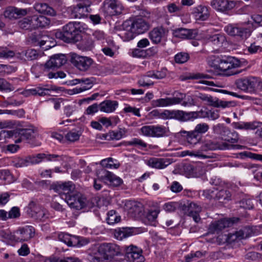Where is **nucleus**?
<instances>
[{
	"label": "nucleus",
	"mask_w": 262,
	"mask_h": 262,
	"mask_svg": "<svg viewBox=\"0 0 262 262\" xmlns=\"http://www.w3.org/2000/svg\"><path fill=\"white\" fill-rule=\"evenodd\" d=\"M240 207L245 209H250L254 207L253 200L251 199H243L239 202Z\"/></svg>",
	"instance_id": "nucleus-58"
},
{
	"label": "nucleus",
	"mask_w": 262,
	"mask_h": 262,
	"mask_svg": "<svg viewBox=\"0 0 262 262\" xmlns=\"http://www.w3.org/2000/svg\"><path fill=\"white\" fill-rule=\"evenodd\" d=\"M184 95L181 93H175L173 97H166L160 98L152 102V105L155 107H167L178 104H180L184 98Z\"/></svg>",
	"instance_id": "nucleus-13"
},
{
	"label": "nucleus",
	"mask_w": 262,
	"mask_h": 262,
	"mask_svg": "<svg viewBox=\"0 0 262 262\" xmlns=\"http://www.w3.org/2000/svg\"><path fill=\"white\" fill-rule=\"evenodd\" d=\"M183 94L184 95V98L180 103L182 106L190 107L195 105V102L191 96H186L184 94Z\"/></svg>",
	"instance_id": "nucleus-52"
},
{
	"label": "nucleus",
	"mask_w": 262,
	"mask_h": 262,
	"mask_svg": "<svg viewBox=\"0 0 262 262\" xmlns=\"http://www.w3.org/2000/svg\"><path fill=\"white\" fill-rule=\"evenodd\" d=\"M206 114V117L212 120H215L220 117L219 111L214 108L208 110Z\"/></svg>",
	"instance_id": "nucleus-62"
},
{
	"label": "nucleus",
	"mask_w": 262,
	"mask_h": 262,
	"mask_svg": "<svg viewBox=\"0 0 262 262\" xmlns=\"http://www.w3.org/2000/svg\"><path fill=\"white\" fill-rule=\"evenodd\" d=\"M33 21V28L38 27H46L48 26L50 23V20L44 16H32Z\"/></svg>",
	"instance_id": "nucleus-33"
},
{
	"label": "nucleus",
	"mask_w": 262,
	"mask_h": 262,
	"mask_svg": "<svg viewBox=\"0 0 262 262\" xmlns=\"http://www.w3.org/2000/svg\"><path fill=\"white\" fill-rule=\"evenodd\" d=\"M233 220L231 219L224 218L212 223L209 227L210 232H218L226 227H230L233 224Z\"/></svg>",
	"instance_id": "nucleus-23"
},
{
	"label": "nucleus",
	"mask_w": 262,
	"mask_h": 262,
	"mask_svg": "<svg viewBox=\"0 0 262 262\" xmlns=\"http://www.w3.org/2000/svg\"><path fill=\"white\" fill-rule=\"evenodd\" d=\"M126 132L125 129H121L118 131H113L110 133L112 139L119 140L124 137Z\"/></svg>",
	"instance_id": "nucleus-56"
},
{
	"label": "nucleus",
	"mask_w": 262,
	"mask_h": 262,
	"mask_svg": "<svg viewBox=\"0 0 262 262\" xmlns=\"http://www.w3.org/2000/svg\"><path fill=\"white\" fill-rule=\"evenodd\" d=\"M35 234L34 228L32 226H26L17 230L13 235L16 242L27 241L32 238Z\"/></svg>",
	"instance_id": "nucleus-18"
},
{
	"label": "nucleus",
	"mask_w": 262,
	"mask_h": 262,
	"mask_svg": "<svg viewBox=\"0 0 262 262\" xmlns=\"http://www.w3.org/2000/svg\"><path fill=\"white\" fill-rule=\"evenodd\" d=\"M216 200H220L221 201H229L231 198L230 192L226 190L221 189L219 190L216 188Z\"/></svg>",
	"instance_id": "nucleus-41"
},
{
	"label": "nucleus",
	"mask_w": 262,
	"mask_h": 262,
	"mask_svg": "<svg viewBox=\"0 0 262 262\" xmlns=\"http://www.w3.org/2000/svg\"><path fill=\"white\" fill-rule=\"evenodd\" d=\"M192 13L198 20H205L209 16L208 8L203 5H199L193 8Z\"/></svg>",
	"instance_id": "nucleus-24"
},
{
	"label": "nucleus",
	"mask_w": 262,
	"mask_h": 262,
	"mask_svg": "<svg viewBox=\"0 0 262 262\" xmlns=\"http://www.w3.org/2000/svg\"><path fill=\"white\" fill-rule=\"evenodd\" d=\"M208 41L217 48V49L223 47L226 44V39L224 35L216 34L210 36L208 38Z\"/></svg>",
	"instance_id": "nucleus-31"
},
{
	"label": "nucleus",
	"mask_w": 262,
	"mask_h": 262,
	"mask_svg": "<svg viewBox=\"0 0 262 262\" xmlns=\"http://www.w3.org/2000/svg\"><path fill=\"white\" fill-rule=\"evenodd\" d=\"M198 117L196 112H186L180 110H172V119H176L181 122L192 121Z\"/></svg>",
	"instance_id": "nucleus-22"
},
{
	"label": "nucleus",
	"mask_w": 262,
	"mask_h": 262,
	"mask_svg": "<svg viewBox=\"0 0 262 262\" xmlns=\"http://www.w3.org/2000/svg\"><path fill=\"white\" fill-rule=\"evenodd\" d=\"M209 128V125L206 123L198 124L193 130L186 131L181 130L179 134L184 137L186 143L192 147H194L201 140V137L200 134H204L208 132Z\"/></svg>",
	"instance_id": "nucleus-4"
},
{
	"label": "nucleus",
	"mask_w": 262,
	"mask_h": 262,
	"mask_svg": "<svg viewBox=\"0 0 262 262\" xmlns=\"http://www.w3.org/2000/svg\"><path fill=\"white\" fill-rule=\"evenodd\" d=\"M53 189L58 192L62 199L66 200L75 190V185L72 182H58L52 185Z\"/></svg>",
	"instance_id": "nucleus-11"
},
{
	"label": "nucleus",
	"mask_w": 262,
	"mask_h": 262,
	"mask_svg": "<svg viewBox=\"0 0 262 262\" xmlns=\"http://www.w3.org/2000/svg\"><path fill=\"white\" fill-rule=\"evenodd\" d=\"M165 30L163 28L154 29L149 34V37L154 43L157 44L161 42L164 37Z\"/></svg>",
	"instance_id": "nucleus-29"
},
{
	"label": "nucleus",
	"mask_w": 262,
	"mask_h": 262,
	"mask_svg": "<svg viewBox=\"0 0 262 262\" xmlns=\"http://www.w3.org/2000/svg\"><path fill=\"white\" fill-rule=\"evenodd\" d=\"M126 145L129 146H135L140 148L147 147V144L143 140L139 138H133L129 141L126 142Z\"/></svg>",
	"instance_id": "nucleus-40"
},
{
	"label": "nucleus",
	"mask_w": 262,
	"mask_h": 262,
	"mask_svg": "<svg viewBox=\"0 0 262 262\" xmlns=\"http://www.w3.org/2000/svg\"><path fill=\"white\" fill-rule=\"evenodd\" d=\"M38 54L36 50L28 49L26 51L14 52V57L16 59L25 60H32L36 59Z\"/></svg>",
	"instance_id": "nucleus-26"
},
{
	"label": "nucleus",
	"mask_w": 262,
	"mask_h": 262,
	"mask_svg": "<svg viewBox=\"0 0 262 262\" xmlns=\"http://www.w3.org/2000/svg\"><path fill=\"white\" fill-rule=\"evenodd\" d=\"M36 129L33 127L27 128L16 129L13 130H2L0 131L1 138H14L19 136L18 139L15 140V143H19L23 139H29L34 137Z\"/></svg>",
	"instance_id": "nucleus-6"
},
{
	"label": "nucleus",
	"mask_w": 262,
	"mask_h": 262,
	"mask_svg": "<svg viewBox=\"0 0 262 262\" xmlns=\"http://www.w3.org/2000/svg\"><path fill=\"white\" fill-rule=\"evenodd\" d=\"M224 140L232 143H235L238 142V135L237 133L233 132L229 133L224 137Z\"/></svg>",
	"instance_id": "nucleus-61"
},
{
	"label": "nucleus",
	"mask_w": 262,
	"mask_h": 262,
	"mask_svg": "<svg viewBox=\"0 0 262 262\" xmlns=\"http://www.w3.org/2000/svg\"><path fill=\"white\" fill-rule=\"evenodd\" d=\"M91 5L89 0H83L76 6L69 8L71 16L74 18H81L86 16L89 13L88 8Z\"/></svg>",
	"instance_id": "nucleus-12"
},
{
	"label": "nucleus",
	"mask_w": 262,
	"mask_h": 262,
	"mask_svg": "<svg viewBox=\"0 0 262 262\" xmlns=\"http://www.w3.org/2000/svg\"><path fill=\"white\" fill-rule=\"evenodd\" d=\"M150 76H148V72L143 76L138 81V84L141 86H147L153 84V82L149 79Z\"/></svg>",
	"instance_id": "nucleus-63"
},
{
	"label": "nucleus",
	"mask_w": 262,
	"mask_h": 262,
	"mask_svg": "<svg viewBox=\"0 0 262 262\" xmlns=\"http://www.w3.org/2000/svg\"><path fill=\"white\" fill-rule=\"evenodd\" d=\"M95 82L94 78L93 77L88 78H82L81 83L83 84L81 85V88L83 91H85L90 89L93 84Z\"/></svg>",
	"instance_id": "nucleus-47"
},
{
	"label": "nucleus",
	"mask_w": 262,
	"mask_h": 262,
	"mask_svg": "<svg viewBox=\"0 0 262 262\" xmlns=\"http://www.w3.org/2000/svg\"><path fill=\"white\" fill-rule=\"evenodd\" d=\"M81 135L80 132L76 129H72L69 131L65 135V141H67L70 142H74L79 139Z\"/></svg>",
	"instance_id": "nucleus-37"
},
{
	"label": "nucleus",
	"mask_w": 262,
	"mask_h": 262,
	"mask_svg": "<svg viewBox=\"0 0 262 262\" xmlns=\"http://www.w3.org/2000/svg\"><path fill=\"white\" fill-rule=\"evenodd\" d=\"M14 57V51L9 50L6 47H0V58H10Z\"/></svg>",
	"instance_id": "nucleus-49"
},
{
	"label": "nucleus",
	"mask_w": 262,
	"mask_h": 262,
	"mask_svg": "<svg viewBox=\"0 0 262 262\" xmlns=\"http://www.w3.org/2000/svg\"><path fill=\"white\" fill-rule=\"evenodd\" d=\"M201 211V206L195 203H191L188 206V214L196 223H198L201 220L199 213Z\"/></svg>",
	"instance_id": "nucleus-28"
},
{
	"label": "nucleus",
	"mask_w": 262,
	"mask_h": 262,
	"mask_svg": "<svg viewBox=\"0 0 262 262\" xmlns=\"http://www.w3.org/2000/svg\"><path fill=\"white\" fill-rule=\"evenodd\" d=\"M15 71V68L11 66L0 64V74L2 75L9 74Z\"/></svg>",
	"instance_id": "nucleus-59"
},
{
	"label": "nucleus",
	"mask_w": 262,
	"mask_h": 262,
	"mask_svg": "<svg viewBox=\"0 0 262 262\" xmlns=\"http://www.w3.org/2000/svg\"><path fill=\"white\" fill-rule=\"evenodd\" d=\"M98 178L104 184L111 187H118L123 183V180L120 177L104 169L99 171Z\"/></svg>",
	"instance_id": "nucleus-10"
},
{
	"label": "nucleus",
	"mask_w": 262,
	"mask_h": 262,
	"mask_svg": "<svg viewBox=\"0 0 262 262\" xmlns=\"http://www.w3.org/2000/svg\"><path fill=\"white\" fill-rule=\"evenodd\" d=\"M251 19L253 21V23L252 24V27H249L248 28H250L252 32L257 26H262V15L253 14L251 16Z\"/></svg>",
	"instance_id": "nucleus-50"
},
{
	"label": "nucleus",
	"mask_w": 262,
	"mask_h": 262,
	"mask_svg": "<svg viewBox=\"0 0 262 262\" xmlns=\"http://www.w3.org/2000/svg\"><path fill=\"white\" fill-rule=\"evenodd\" d=\"M140 131L144 136L154 138L167 137L170 134L169 127L162 125L144 126L141 128Z\"/></svg>",
	"instance_id": "nucleus-7"
},
{
	"label": "nucleus",
	"mask_w": 262,
	"mask_h": 262,
	"mask_svg": "<svg viewBox=\"0 0 262 262\" xmlns=\"http://www.w3.org/2000/svg\"><path fill=\"white\" fill-rule=\"evenodd\" d=\"M100 164L102 167L108 169H116L119 166L118 164L114 163V159L112 158L103 159L101 161Z\"/></svg>",
	"instance_id": "nucleus-42"
},
{
	"label": "nucleus",
	"mask_w": 262,
	"mask_h": 262,
	"mask_svg": "<svg viewBox=\"0 0 262 262\" xmlns=\"http://www.w3.org/2000/svg\"><path fill=\"white\" fill-rule=\"evenodd\" d=\"M123 255L120 247L113 243L94 245L88 250L87 259L91 262H112L116 256Z\"/></svg>",
	"instance_id": "nucleus-1"
},
{
	"label": "nucleus",
	"mask_w": 262,
	"mask_h": 262,
	"mask_svg": "<svg viewBox=\"0 0 262 262\" xmlns=\"http://www.w3.org/2000/svg\"><path fill=\"white\" fill-rule=\"evenodd\" d=\"M123 26L125 32L122 35L125 41L134 39L136 35L144 33L149 28V25L146 21L139 17L126 20Z\"/></svg>",
	"instance_id": "nucleus-3"
},
{
	"label": "nucleus",
	"mask_w": 262,
	"mask_h": 262,
	"mask_svg": "<svg viewBox=\"0 0 262 262\" xmlns=\"http://www.w3.org/2000/svg\"><path fill=\"white\" fill-rule=\"evenodd\" d=\"M217 194L216 192V188H213L211 189H206L204 190L202 193V195L207 199L211 200L214 199L216 200V195Z\"/></svg>",
	"instance_id": "nucleus-53"
},
{
	"label": "nucleus",
	"mask_w": 262,
	"mask_h": 262,
	"mask_svg": "<svg viewBox=\"0 0 262 262\" xmlns=\"http://www.w3.org/2000/svg\"><path fill=\"white\" fill-rule=\"evenodd\" d=\"M217 148V147L212 142L209 141L204 143L199 150L202 153L203 151L215 150Z\"/></svg>",
	"instance_id": "nucleus-54"
},
{
	"label": "nucleus",
	"mask_w": 262,
	"mask_h": 262,
	"mask_svg": "<svg viewBox=\"0 0 262 262\" xmlns=\"http://www.w3.org/2000/svg\"><path fill=\"white\" fill-rule=\"evenodd\" d=\"M59 158L57 155H46L44 154H39L35 157L36 159L33 162L35 163H38L41 162L42 159H47L48 160L53 161L56 160V158Z\"/></svg>",
	"instance_id": "nucleus-46"
},
{
	"label": "nucleus",
	"mask_w": 262,
	"mask_h": 262,
	"mask_svg": "<svg viewBox=\"0 0 262 262\" xmlns=\"http://www.w3.org/2000/svg\"><path fill=\"white\" fill-rule=\"evenodd\" d=\"M208 65L221 74L230 76L238 73L236 69L241 67L240 61L233 57H220L211 55L208 57Z\"/></svg>",
	"instance_id": "nucleus-2"
},
{
	"label": "nucleus",
	"mask_w": 262,
	"mask_h": 262,
	"mask_svg": "<svg viewBox=\"0 0 262 262\" xmlns=\"http://www.w3.org/2000/svg\"><path fill=\"white\" fill-rule=\"evenodd\" d=\"M236 87L244 92L255 93L262 88V82L260 78L248 76L237 79L235 82Z\"/></svg>",
	"instance_id": "nucleus-5"
},
{
	"label": "nucleus",
	"mask_w": 262,
	"mask_h": 262,
	"mask_svg": "<svg viewBox=\"0 0 262 262\" xmlns=\"http://www.w3.org/2000/svg\"><path fill=\"white\" fill-rule=\"evenodd\" d=\"M77 32L75 21L70 22L63 27L62 31L56 32L55 36L66 42H69L73 38Z\"/></svg>",
	"instance_id": "nucleus-14"
},
{
	"label": "nucleus",
	"mask_w": 262,
	"mask_h": 262,
	"mask_svg": "<svg viewBox=\"0 0 262 262\" xmlns=\"http://www.w3.org/2000/svg\"><path fill=\"white\" fill-rule=\"evenodd\" d=\"M224 31L229 36L246 39L250 36L251 30L241 26L240 24H229L224 28Z\"/></svg>",
	"instance_id": "nucleus-8"
},
{
	"label": "nucleus",
	"mask_w": 262,
	"mask_h": 262,
	"mask_svg": "<svg viewBox=\"0 0 262 262\" xmlns=\"http://www.w3.org/2000/svg\"><path fill=\"white\" fill-rule=\"evenodd\" d=\"M94 38L98 41H103L106 38V35L103 31L96 30L93 33Z\"/></svg>",
	"instance_id": "nucleus-64"
},
{
	"label": "nucleus",
	"mask_w": 262,
	"mask_h": 262,
	"mask_svg": "<svg viewBox=\"0 0 262 262\" xmlns=\"http://www.w3.org/2000/svg\"><path fill=\"white\" fill-rule=\"evenodd\" d=\"M198 97L202 101H204L207 105L213 106H214L216 98L202 93H200Z\"/></svg>",
	"instance_id": "nucleus-45"
},
{
	"label": "nucleus",
	"mask_w": 262,
	"mask_h": 262,
	"mask_svg": "<svg viewBox=\"0 0 262 262\" xmlns=\"http://www.w3.org/2000/svg\"><path fill=\"white\" fill-rule=\"evenodd\" d=\"M180 156L181 157H185L187 156H189L190 157H198L201 159H206L209 158L208 156L204 155L203 153H201L199 150L195 151H190V150H184L181 152Z\"/></svg>",
	"instance_id": "nucleus-39"
},
{
	"label": "nucleus",
	"mask_w": 262,
	"mask_h": 262,
	"mask_svg": "<svg viewBox=\"0 0 262 262\" xmlns=\"http://www.w3.org/2000/svg\"><path fill=\"white\" fill-rule=\"evenodd\" d=\"M206 77V76L203 74H197L194 75L192 77V78L195 79H200L198 81V82L200 83L208 85L209 86H214L215 85V84L213 81H208V80H206L205 79H202V78H205Z\"/></svg>",
	"instance_id": "nucleus-55"
},
{
	"label": "nucleus",
	"mask_w": 262,
	"mask_h": 262,
	"mask_svg": "<svg viewBox=\"0 0 262 262\" xmlns=\"http://www.w3.org/2000/svg\"><path fill=\"white\" fill-rule=\"evenodd\" d=\"M237 4V1L232 0H212L211 6L219 12H226L233 9Z\"/></svg>",
	"instance_id": "nucleus-19"
},
{
	"label": "nucleus",
	"mask_w": 262,
	"mask_h": 262,
	"mask_svg": "<svg viewBox=\"0 0 262 262\" xmlns=\"http://www.w3.org/2000/svg\"><path fill=\"white\" fill-rule=\"evenodd\" d=\"M125 256L129 262H144V257L142 251L137 246L130 245L125 247Z\"/></svg>",
	"instance_id": "nucleus-15"
},
{
	"label": "nucleus",
	"mask_w": 262,
	"mask_h": 262,
	"mask_svg": "<svg viewBox=\"0 0 262 262\" xmlns=\"http://www.w3.org/2000/svg\"><path fill=\"white\" fill-rule=\"evenodd\" d=\"M67 62L66 56L62 54H55L51 57L46 63L45 68L47 70L59 68Z\"/></svg>",
	"instance_id": "nucleus-21"
},
{
	"label": "nucleus",
	"mask_w": 262,
	"mask_h": 262,
	"mask_svg": "<svg viewBox=\"0 0 262 262\" xmlns=\"http://www.w3.org/2000/svg\"><path fill=\"white\" fill-rule=\"evenodd\" d=\"M71 63L80 71H86L93 63L92 58L87 56H80L76 53H71Z\"/></svg>",
	"instance_id": "nucleus-9"
},
{
	"label": "nucleus",
	"mask_w": 262,
	"mask_h": 262,
	"mask_svg": "<svg viewBox=\"0 0 262 262\" xmlns=\"http://www.w3.org/2000/svg\"><path fill=\"white\" fill-rule=\"evenodd\" d=\"M251 229L245 228L235 232L233 236H235V239H241L247 238L251 235Z\"/></svg>",
	"instance_id": "nucleus-44"
},
{
	"label": "nucleus",
	"mask_w": 262,
	"mask_h": 262,
	"mask_svg": "<svg viewBox=\"0 0 262 262\" xmlns=\"http://www.w3.org/2000/svg\"><path fill=\"white\" fill-rule=\"evenodd\" d=\"M27 14L25 9H18L15 7L7 8L4 13V15L6 18L10 19H16L20 16L25 15Z\"/></svg>",
	"instance_id": "nucleus-27"
},
{
	"label": "nucleus",
	"mask_w": 262,
	"mask_h": 262,
	"mask_svg": "<svg viewBox=\"0 0 262 262\" xmlns=\"http://www.w3.org/2000/svg\"><path fill=\"white\" fill-rule=\"evenodd\" d=\"M160 212V209L157 210L149 209L146 214V222L147 224L151 226H156L157 223L158 215Z\"/></svg>",
	"instance_id": "nucleus-34"
},
{
	"label": "nucleus",
	"mask_w": 262,
	"mask_h": 262,
	"mask_svg": "<svg viewBox=\"0 0 262 262\" xmlns=\"http://www.w3.org/2000/svg\"><path fill=\"white\" fill-rule=\"evenodd\" d=\"M123 112L126 114L131 113L136 116L141 117L139 108L132 106L127 104H124Z\"/></svg>",
	"instance_id": "nucleus-48"
},
{
	"label": "nucleus",
	"mask_w": 262,
	"mask_h": 262,
	"mask_svg": "<svg viewBox=\"0 0 262 262\" xmlns=\"http://www.w3.org/2000/svg\"><path fill=\"white\" fill-rule=\"evenodd\" d=\"M122 5L116 0H105L102 10L108 15H115L121 13Z\"/></svg>",
	"instance_id": "nucleus-16"
},
{
	"label": "nucleus",
	"mask_w": 262,
	"mask_h": 262,
	"mask_svg": "<svg viewBox=\"0 0 262 262\" xmlns=\"http://www.w3.org/2000/svg\"><path fill=\"white\" fill-rule=\"evenodd\" d=\"M145 163L152 168L164 169L173 162L171 158L151 157L144 161Z\"/></svg>",
	"instance_id": "nucleus-17"
},
{
	"label": "nucleus",
	"mask_w": 262,
	"mask_h": 262,
	"mask_svg": "<svg viewBox=\"0 0 262 262\" xmlns=\"http://www.w3.org/2000/svg\"><path fill=\"white\" fill-rule=\"evenodd\" d=\"M19 27L24 30H31L33 28V21L32 17L24 18L18 21Z\"/></svg>",
	"instance_id": "nucleus-38"
},
{
	"label": "nucleus",
	"mask_w": 262,
	"mask_h": 262,
	"mask_svg": "<svg viewBox=\"0 0 262 262\" xmlns=\"http://www.w3.org/2000/svg\"><path fill=\"white\" fill-rule=\"evenodd\" d=\"M261 123L257 122L242 123L236 127L237 129H255L260 126Z\"/></svg>",
	"instance_id": "nucleus-43"
},
{
	"label": "nucleus",
	"mask_w": 262,
	"mask_h": 262,
	"mask_svg": "<svg viewBox=\"0 0 262 262\" xmlns=\"http://www.w3.org/2000/svg\"><path fill=\"white\" fill-rule=\"evenodd\" d=\"M214 134L221 136L222 138H224L229 133L228 128L226 127L223 124H217L212 127Z\"/></svg>",
	"instance_id": "nucleus-36"
},
{
	"label": "nucleus",
	"mask_w": 262,
	"mask_h": 262,
	"mask_svg": "<svg viewBox=\"0 0 262 262\" xmlns=\"http://www.w3.org/2000/svg\"><path fill=\"white\" fill-rule=\"evenodd\" d=\"M35 10L39 13L50 16L56 15V11L53 8L45 3H38L34 6Z\"/></svg>",
	"instance_id": "nucleus-30"
},
{
	"label": "nucleus",
	"mask_w": 262,
	"mask_h": 262,
	"mask_svg": "<svg viewBox=\"0 0 262 262\" xmlns=\"http://www.w3.org/2000/svg\"><path fill=\"white\" fill-rule=\"evenodd\" d=\"M114 236L116 239L118 240H122L123 239L129 236V235L127 233L125 229H118L115 230Z\"/></svg>",
	"instance_id": "nucleus-60"
},
{
	"label": "nucleus",
	"mask_w": 262,
	"mask_h": 262,
	"mask_svg": "<svg viewBox=\"0 0 262 262\" xmlns=\"http://www.w3.org/2000/svg\"><path fill=\"white\" fill-rule=\"evenodd\" d=\"M173 35L177 38L183 39H191L194 37L191 30L184 28H179L173 30Z\"/></svg>",
	"instance_id": "nucleus-32"
},
{
	"label": "nucleus",
	"mask_w": 262,
	"mask_h": 262,
	"mask_svg": "<svg viewBox=\"0 0 262 262\" xmlns=\"http://www.w3.org/2000/svg\"><path fill=\"white\" fill-rule=\"evenodd\" d=\"M189 58V54L187 53L180 52L174 56V60L177 63H183L186 62Z\"/></svg>",
	"instance_id": "nucleus-51"
},
{
	"label": "nucleus",
	"mask_w": 262,
	"mask_h": 262,
	"mask_svg": "<svg viewBox=\"0 0 262 262\" xmlns=\"http://www.w3.org/2000/svg\"><path fill=\"white\" fill-rule=\"evenodd\" d=\"M14 90V88L9 82L5 79L0 78V90L12 91Z\"/></svg>",
	"instance_id": "nucleus-57"
},
{
	"label": "nucleus",
	"mask_w": 262,
	"mask_h": 262,
	"mask_svg": "<svg viewBox=\"0 0 262 262\" xmlns=\"http://www.w3.org/2000/svg\"><path fill=\"white\" fill-rule=\"evenodd\" d=\"M119 103L115 100H106L99 104V110L105 113H112L118 107Z\"/></svg>",
	"instance_id": "nucleus-25"
},
{
	"label": "nucleus",
	"mask_w": 262,
	"mask_h": 262,
	"mask_svg": "<svg viewBox=\"0 0 262 262\" xmlns=\"http://www.w3.org/2000/svg\"><path fill=\"white\" fill-rule=\"evenodd\" d=\"M121 217L116 211L112 210L107 212L106 221L108 224L112 225L119 223Z\"/></svg>",
	"instance_id": "nucleus-35"
},
{
	"label": "nucleus",
	"mask_w": 262,
	"mask_h": 262,
	"mask_svg": "<svg viewBox=\"0 0 262 262\" xmlns=\"http://www.w3.org/2000/svg\"><path fill=\"white\" fill-rule=\"evenodd\" d=\"M65 201L71 208L76 210H80L86 205V199L81 194L72 195Z\"/></svg>",
	"instance_id": "nucleus-20"
}]
</instances>
